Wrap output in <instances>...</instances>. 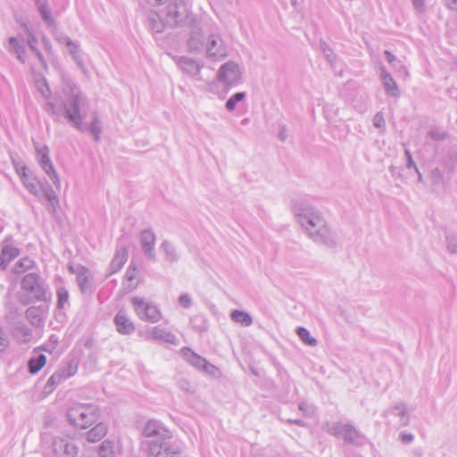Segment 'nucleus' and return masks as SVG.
<instances>
[{"label": "nucleus", "instance_id": "obj_42", "mask_svg": "<svg viewBox=\"0 0 457 457\" xmlns=\"http://www.w3.org/2000/svg\"><path fill=\"white\" fill-rule=\"evenodd\" d=\"M57 295V307L59 309L64 308L65 304L69 303V292L63 287H59L56 291Z\"/></svg>", "mask_w": 457, "mask_h": 457}, {"label": "nucleus", "instance_id": "obj_33", "mask_svg": "<svg viewBox=\"0 0 457 457\" xmlns=\"http://www.w3.org/2000/svg\"><path fill=\"white\" fill-rule=\"evenodd\" d=\"M13 336L18 341L27 343L31 338V330L27 325L19 324L13 329Z\"/></svg>", "mask_w": 457, "mask_h": 457}, {"label": "nucleus", "instance_id": "obj_49", "mask_svg": "<svg viewBox=\"0 0 457 457\" xmlns=\"http://www.w3.org/2000/svg\"><path fill=\"white\" fill-rule=\"evenodd\" d=\"M179 304L185 308L188 309L192 306V299L188 294H183L179 297Z\"/></svg>", "mask_w": 457, "mask_h": 457}, {"label": "nucleus", "instance_id": "obj_1", "mask_svg": "<svg viewBox=\"0 0 457 457\" xmlns=\"http://www.w3.org/2000/svg\"><path fill=\"white\" fill-rule=\"evenodd\" d=\"M37 88L46 100L45 112L52 117L54 121L64 119L77 130L86 132L82 120L86 117L84 106L86 97L78 85L67 75H62L61 93L56 92L51 98V90L46 79L37 81Z\"/></svg>", "mask_w": 457, "mask_h": 457}, {"label": "nucleus", "instance_id": "obj_61", "mask_svg": "<svg viewBox=\"0 0 457 457\" xmlns=\"http://www.w3.org/2000/svg\"><path fill=\"white\" fill-rule=\"evenodd\" d=\"M148 4L154 5V6H159L162 4L166 3L168 0H145Z\"/></svg>", "mask_w": 457, "mask_h": 457}, {"label": "nucleus", "instance_id": "obj_36", "mask_svg": "<svg viewBox=\"0 0 457 457\" xmlns=\"http://www.w3.org/2000/svg\"><path fill=\"white\" fill-rule=\"evenodd\" d=\"M296 334L305 345L310 346H316L318 345L317 339L311 336L307 328L303 327H298L296 328Z\"/></svg>", "mask_w": 457, "mask_h": 457}, {"label": "nucleus", "instance_id": "obj_55", "mask_svg": "<svg viewBox=\"0 0 457 457\" xmlns=\"http://www.w3.org/2000/svg\"><path fill=\"white\" fill-rule=\"evenodd\" d=\"M412 2V4L414 6V8L421 12L424 11V4H425V0H411Z\"/></svg>", "mask_w": 457, "mask_h": 457}, {"label": "nucleus", "instance_id": "obj_43", "mask_svg": "<svg viewBox=\"0 0 457 457\" xmlns=\"http://www.w3.org/2000/svg\"><path fill=\"white\" fill-rule=\"evenodd\" d=\"M99 454L101 457H115L113 444L108 440L104 441L100 446Z\"/></svg>", "mask_w": 457, "mask_h": 457}, {"label": "nucleus", "instance_id": "obj_54", "mask_svg": "<svg viewBox=\"0 0 457 457\" xmlns=\"http://www.w3.org/2000/svg\"><path fill=\"white\" fill-rule=\"evenodd\" d=\"M198 320H200V321L202 322V324H201V325H199L198 329H199L200 331H204V330H206V329H207V328H208V325H207V323H206V320H204L203 319V317H195L193 320H191V321H192V322H196V321H198Z\"/></svg>", "mask_w": 457, "mask_h": 457}, {"label": "nucleus", "instance_id": "obj_35", "mask_svg": "<svg viewBox=\"0 0 457 457\" xmlns=\"http://www.w3.org/2000/svg\"><path fill=\"white\" fill-rule=\"evenodd\" d=\"M230 318L233 321L239 323L243 326L248 327L253 323L252 317L247 312L243 311L235 310L231 312Z\"/></svg>", "mask_w": 457, "mask_h": 457}, {"label": "nucleus", "instance_id": "obj_16", "mask_svg": "<svg viewBox=\"0 0 457 457\" xmlns=\"http://www.w3.org/2000/svg\"><path fill=\"white\" fill-rule=\"evenodd\" d=\"M68 270L71 274L76 275L78 286L82 293L91 291L90 280L92 276L87 268L81 265H78L76 267L70 265Z\"/></svg>", "mask_w": 457, "mask_h": 457}, {"label": "nucleus", "instance_id": "obj_23", "mask_svg": "<svg viewBox=\"0 0 457 457\" xmlns=\"http://www.w3.org/2000/svg\"><path fill=\"white\" fill-rule=\"evenodd\" d=\"M79 361L76 357H68L57 371L62 375L65 379L74 376L79 368Z\"/></svg>", "mask_w": 457, "mask_h": 457}, {"label": "nucleus", "instance_id": "obj_39", "mask_svg": "<svg viewBox=\"0 0 457 457\" xmlns=\"http://www.w3.org/2000/svg\"><path fill=\"white\" fill-rule=\"evenodd\" d=\"M34 265V261L29 257H23L20 259L14 265L13 271L15 273H21L29 270Z\"/></svg>", "mask_w": 457, "mask_h": 457}, {"label": "nucleus", "instance_id": "obj_6", "mask_svg": "<svg viewBox=\"0 0 457 457\" xmlns=\"http://www.w3.org/2000/svg\"><path fill=\"white\" fill-rule=\"evenodd\" d=\"M21 287L32 302H46L50 297L46 285L37 273L26 274L21 279Z\"/></svg>", "mask_w": 457, "mask_h": 457}, {"label": "nucleus", "instance_id": "obj_4", "mask_svg": "<svg viewBox=\"0 0 457 457\" xmlns=\"http://www.w3.org/2000/svg\"><path fill=\"white\" fill-rule=\"evenodd\" d=\"M100 416L98 407L92 403L75 404L67 411L66 417L71 425L77 428H87L96 422Z\"/></svg>", "mask_w": 457, "mask_h": 457}, {"label": "nucleus", "instance_id": "obj_21", "mask_svg": "<svg viewBox=\"0 0 457 457\" xmlns=\"http://www.w3.org/2000/svg\"><path fill=\"white\" fill-rule=\"evenodd\" d=\"M179 67L188 75L193 77L199 75L202 66L195 60L181 56L178 59Z\"/></svg>", "mask_w": 457, "mask_h": 457}, {"label": "nucleus", "instance_id": "obj_17", "mask_svg": "<svg viewBox=\"0 0 457 457\" xmlns=\"http://www.w3.org/2000/svg\"><path fill=\"white\" fill-rule=\"evenodd\" d=\"M20 254V249L13 245L11 238H5L2 242V251L0 255V264L4 269L5 266L14 260Z\"/></svg>", "mask_w": 457, "mask_h": 457}, {"label": "nucleus", "instance_id": "obj_10", "mask_svg": "<svg viewBox=\"0 0 457 457\" xmlns=\"http://www.w3.org/2000/svg\"><path fill=\"white\" fill-rule=\"evenodd\" d=\"M52 449L55 457H76L79 451L74 439L68 436H54Z\"/></svg>", "mask_w": 457, "mask_h": 457}, {"label": "nucleus", "instance_id": "obj_18", "mask_svg": "<svg viewBox=\"0 0 457 457\" xmlns=\"http://www.w3.org/2000/svg\"><path fill=\"white\" fill-rule=\"evenodd\" d=\"M35 5L43 20L48 28L51 29H56V21L52 16L51 9L47 0H35Z\"/></svg>", "mask_w": 457, "mask_h": 457}, {"label": "nucleus", "instance_id": "obj_2", "mask_svg": "<svg viewBox=\"0 0 457 457\" xmlns=\"http://www.w3.org/2000/svg\"><path fill=\"white\" fill-rule=\"evenodd\" d=\"M295 214L300 226L314 243L328 248L337 245L336 235L329 229L320 211L305 205L295 207Z\"/></svg>", "mask_w": 457, "mask_h": 457}, {"label": "nucleus", "instance_id": "obj_28", "mask_svg": "<svg viewBox=\"0 0 457 457\" xmlns=\"http://www.w3.org/2000/svg\"><path fill=\"white\" fill-rule=\"evenodd\" d=\"M181 353L183 357L195 368L198 370H202L205 359L193 352L189 347H183L181 349Z\"/></svg>", "mask_w": 457, "mask_h": 457}, {"label": "nucleus", "instance_id": "obj_20", "mask_svg": "<svg viewBox=\"0 0 457 457\" xmlns=\"http://www.w3.org/2000/svg\"><path fill=\"white\" fill-rule=\"evenodd\" d=\"M114 322L117 327V330L122 335H130L135 330L133 322L127 317V315L119 312L114 317Z\"/></svg>", "mask_w": 457, "mask_h": 457}, {"label": "nucleus", "instance_id": "obj_40", "mask_svg": "<svg viewBox=\"0 0 457 457\" xmlns=\"http://www.w3.org/2000/svg\"><path fill=\"white\" fill-rule=\"evenodd\" d=\"M246 96L245 92H237L232 95L226 102V109L228 112H232L235 110L237 104L243 101Z\"/></svg>", "mask_w": 457, "mask_h": 457}, {"label": "nucleus", "instance_id": "obj_11", "mask_svg": "<svg viewBox=\"0 0 457 457\" xmlns=\"http://www.w3.org/2000/svg\"><path fill=\"white\" fill-rule=\"evenodd\" d=\"M149 457H178L180 448L170 440H150L147 444Z\"/></svg>", "mask_w": 457, "mask_h": 457}, {"label": "nucleus", "instance_id": "obj_14", "mask_svg": "<svg viewBox=\"0 0 457 457\" xmlns=\"http://www.w3.org/2000/svg\"><path fill=\"white\" fill-rule=\"evenodd\" d=\"M143 435L145 437H155L154 440L158 441H166L172 437L171 432L162 422L155 420H150L145 423Z\"/></svg>", "mask_w": 457, "mask_h": 457}, {"label": "nucleus", "instance_id": "obj_5", "mask_svg": "<svg viewBox=\"0 0 457 457\" xmlns=\"http://www.w3.org/2000/svg\"><path fill=\"white\" fill-rule=\"evenodd\" d=\"M165 22L170 27H179L195 21L193 14L184 0H171L163 13Z\"/></svg>", "mask_w": 457, "mask_h": 457}, {"label": "nucleus", "instance_id": "obj_25", "mask_svg": "<svg viewBox=\"0 0 457 457\" xmlns=\"http://www.w3.org/2000/svg\"><path fill=\"white\" fill-rule=\"evenodd\" d=\"M343 438L345 442L356 446L364 445L368 442L367 437L352 425L349 426Z\"/></svg>", "mask_w": 457, "mask_h": 457}, {"label": "nucleus", "instance_id": "obj_53", "mask_svg": "<svg viewBox=\"0 0 457 457\" xmlns=\"http://www.w3.org/2000/svg\"><path fill=\"white\" fill-rule=\"evenodd\" d=\"M321 47L326 54V57H327V60L329 62H332L335 59V56L333 55L332 54V51L330 50V48L328 47L327 44L323 43L321 45Z\"/></svg>", "mask_w": 457, "mask_h": 457}, {"label": "nucleus", "instance_id": "obj_15", "mask_svg": "<svg viewBox=\"0 0 457 457\" xmlns=\"http://www.w3.org/2000/svg\"><path fill=\"white\" fill-rule=\"evenodd\" d=\"M139 241L145 256L148 260L155 262V234L151 229L142 230L139 235Z\"/></svg>", "mask_w": 457, "mask_h": 457}, {"label": "nucleus", "instance_id": "obj_38", "mask_svg": "<svg viewBox=\"0 0 457 457\" xmlns=\"http://www.w3.org/2000/svg\"><path fill=\"white\" fill-rule=\"evenodd\" d=\"M82 125L85 127V125L82 123ZM91 134L94 136V138L96 142L100 141V135L102 132V125L99 118L97 116H95L92 120L90 126L88 128ZM86 131H87V127L86 126Z\"/></svg>", "mask_w": 457, "mask_h": 457}, {"label": "nucleus", "instance_id": "obj_27", "mask_svg": "<svg viewBox=\"0 0 457 457\" xmlns=\"http://www.w3.org/2000/svg\"><path fill=\"white\" fill-rule=\"evenodd\" d=\"M147 27L153 33H161L163 31L166 24L165 18L162 19L156 12H149L147 15Z\"/></svg>", "mask_w": 457, "mask_h": 457}, {"label": "nucleus", "instance_id": "obj_22", "mask_svg": "<svg viewBox=\"0 0 457 457\" xmlns=\"http://www.w3.org/2000/svg\"><path fill=\"white\" fill-rule=\"evenodd\" d=\"M380 78L386 95L393 97H397L399 96V88L395 81L394 80L392 76L386 71L385 67H382L380 69Z\"/></svg>", "mask_w": 457, "mask_h": 457}, {"label": "nucleus", "instance_id": "obj_60", "mask_svg": "<svg viewBox=\"0 0 457 457\" xmlns=\"http://www.w3.org/2000/svg\"><path fill=\"white\" fill-rule=\"evenodd\" d=\"M384 54L386 56V61L389 63H392L395 60V56L390 51H388V50H386L384 52Z\"/></svg>", "mask_w": 457, "mask_h": 457}, {"label": "nucleus", "instance_id": "obj_3", "mask_svg": "<svg viewBox=\"0 0 457 457\" xmlns=\"http://www.w3.org/2000/svg\"><path fill=\"white\" fill-rule=\"evenodd\" d=\"M21 179L27 190L35 196L42 195L46 208L50 213H55L59 207V199L53 187L47 182L39 181L27 166L21 167Z\"/></svg>", "mask_w": 457, "mask_h": 457}, {"label": "nucleus", "instance_id": "obj_7", "mask_svg": "<svg viewBox=\"0 0 457 457\" xmlns=\"http://www.w3.org/2000/svg\"><path fill=\"white\" fill-rule=\"evenodd\" d=\"M131 303L137 316L141 320L156 323L161 320V311L154 303L139 296L133 297Z\"/></svg>", "mask_w": 457, "mask_h": 457}, {"label": "nucleus", "instance_id": "obj_19", "mask_svg": "<svg viewBox=\"0 0 457 457\" xmlns=\"http://www.w3.org/2000/svg\"><path fill=\"white\" fill-rule=\"evenodd\" d=\"M149 338L175 345L179 344V340L173 333L159 326L154 327L151 329L149 332Z\"/></svg>", "mask_w": 457, "mask_h": 457}, {"label": "nucleus", "instance_id": "obj_26", "mask_svg": "<svg viewBox=\"0 0 457 457\" xmlns=\"http://www.w3.org/2000/svg\"><path fill=\"white\" fill-rule=\"evenodd\" d=\"M8 50L9 52L15 54L20 62H25V46L23 38L11 37L8 40Z\"/></svg>", "mask_w": 457, "mask_h": 457}, {"label": "nucleus", "instance_id": "obj_8", "mask_svg": "<svg viewBox=\"0 0 457 457\" xmlns=\"http://www.w3.org/2000/svg\"><path fill=\"white\" fill-rule=\"evenodd\" d=\"M204 52L208 59L220 61L228 55V48L219 33H210Z\"/></svg>", "mask_w": 457, "mask_h": 457}, {"label": "nucleus", "instance_id": "obj_58", "mask_svg": "<svg viewBox=\"0 0 457 457\" xmlns=\"http://www.w3.org/2000/svg\"><path fill=\"white\" fill-rule=\"evenodd\" d=\"M445 5L450 10L457 11V0H445Z\"/></svg>", "mask_w": 457, "mask_h": 457}, {"label": "nucleus", "instance_id": "obj_29", "mask_svg": "<svg viewBox=\"0 0 457 457\" xmlns=\"http://www.w3.org/2000/svg\"><path fill=\"white\" fill-rule=\"evenodd\" d=\"M128 259V250L126 247H120L115 253V255L110 264L112 273L119 271Z\"/></svg>", "mask_w": 457, "mask_h": 457}, {"label": "nucleus", "instance_id": "obj_64", "mask_svg": "<svg viewBox=\"0 0 457 457\" xmlns=\"http://www.w3.org/2000/svg\"><path fill=\"white\" fill-rule=\"evenodd\" d=\"M12 163H13V166L15 168V170L16 172L18 173V175L21 177V167L24 166L23 164H21L19 162H16L14 160L12 161Z\"/></svg>", "mask_w": 457, "mask_h": 457}, {"label": "nucleus", "instance_id": "obj_47", "mask_svg": "<svg viewBox=\"0 0 457 457\" xmlns=\"http://www.w3.org/2000/svg\"><path fill=\"white\" fill-rule=\"evenodd\" d=\"M201 370H203L204 372H205L212 377H217L219 374L218 368L207 361H205Z\"/></svg>", "mask_w": 457, "mask_h": 457}, {"label": "nucleus", "instance_id": "obj_9", "mask_svg": "<svg viewBox=\"0 0 457 457\" xmlns=\"http://www.w3.org/2000/svg\"><path fill=\"white\" fill-rule=\"evenodd\" d=\"M35 150L37 153V160L39 163L41 169L45 171V173L52 180L53 184L55 187L59 188L61 186V180L59 175L57 174L53 162L49 156V148L47 145L39 146L37 144L35 145Z\"/></svg>", "mask_w": 457, "mask_h": 457}, {"label": "nucleus", "instance_id": "obj_63", "mask_svg": "<svg viewBox=\"0 0 457 457\" xmlns=\"http://www.w3.org/2000/svg\"><path fill=\"white\" fill-rule=\"evenodd\" d=\"M126 278L129 281H132L135 278V270H130L129 269L126 272Z\"/></svg>", "mask_w": 457, "mask_h": 457}, {"label": "nucleus", "instance_id": "obj_45", "mask_svg": "<svg viewBox=\"0 0 457 457\" xmlns=\"http://www.w3.org/2000/svg\"><path fill=\"white\" fill-rule=\"evenodd\" d=\"M445 244L450 253H457V238L454 236H447L445 238Z\"/></svg>", "mask_w": 457, "mask_h": 457}, {"label": "nucleus", "instance_id": "obj_41", "mask_svg": "<svg viewBox=\"0 0 457 457\" xmlns=\"http://www.w3.org/2000/svg\"><path fill=\"white\" fill-rule=\"evenodd\" d=\"M349 426L350 424H342L339 422H335L329 426L328 431L332 436L344 437L345 433L348 429Z\"/></svg>", "mask_w": 457, "mask_h": 457}, {"label": "nucleus", "instance_id": "obj_48", "mask_svg": "<svg viewBox=\"0 0 457 457\" xmlns=\"http://www.w3.org/2000/svg\"><path fill=\"white\" fill-rule=\"evenodd\" d=\"M373 125L374 127L384 129L386 127V121L384 116L381 112H377L373 117Z\"/></svg>", "mask_w": 457, "mask_h": 457}, {"label": "nucleus", "instance_id": "obj_59", "mask_svg": "<svg viewBox=\"0 0 457 457\" xmlns=\"http://www.w3.org/2000/svg\"><path fill=\"white\" fill-rule=\"evenodd\" d=\"M278 137L279 138L280 141H285L287 139V132L286 128H284V127L281 128L280 131L278 134Z\"/></svg>", "mask_w": 457, "mask_h": 457}, {"label": "nucleus", "instance_id": "obj_57", "mask_svg": "<svg viewBox=\"0 0 457 457\" xmlns=\"http://www.w3.org/2000/svg\"><path fill=\"white\" fill-rule=\"evenodd\" d=\"M56 40L60 43V44H63L65 45L66 46H69V42L70 41H73L71 37H69L68 36H64V35H61V36H58L56 37Z\"/></svg>", "mask_w": 457, "mask_h": 457}, {"label": "nucleus", "instance_id": "obj_62", "mask_svg": "<svg viewBox=\"0 0 457 457\" xmlns=\"http://www.w3.org/2000/svg\"><path fill=\"white\" fill-rule=\"evenodd\" d=\"M287 422L298 425L300 427H304L305 426V422L303 420H300V419H295V420L289 419V420H287Z\"/></svg>", "mask_w": 457, "mask_h": 457}, {"label": "nucleus", "instance_id": "obj_30", "mask_svg": "<svg viewBox=\"0 0 457 457\" xmlns=\"http://www.w3.org/2000/svg\"><path fill=\"white\" fill-rule=\"evenodd\" d=\"M106 424L99 422L87 433V439L88 442L96 443L100 441L106 435Z\"/></svg>", "mask_w": 457, "mask_h": 457}, {"label": "nucleus", "instance_id": "obj_50", "mask_svg": "<svg viewBox=\"0 0 457 457\" xmlns=\"http://www.w3.org/2000/svg\"><path fill=\"white\" fill-rule=\"evenodd\" d=\"M404 154H405L406 161H407L406 167L408 169L413 168L415 170L416 173H419V169L412 160L411 154L410 150L405 149Z\"/></svg>", "mask_w": 457, "mask_h": 457}, {"label": "nucleus", "instance_id": "obj_44", "mask_svg": "<svg viewBox=\"0 0 457 457\" xmlns=\"http://www.w3.org/2000/svg\"><path fill=\"white\" fill-rule=\"evenodd\" d=\"M429 137L436 140V141H443L447 137V134L445 130L441 129H438V128H435V129H432L429 133H428Z\"/></svg>", "mask_w": 457, "mask_h": 457}, {"label": "nucleus", "instance_id": "obj_32", "mask_svg": "<svg viewBox=\"0 0 457 457\" xmlns=\"http://www.w3.org/2000/svg\"><path fill=\"white\" fill-rule=\"evenodd\" d=\"M64 380L66 379L62 375H61L57 370L54 371L47 379L43 388V393L46 395L51 394Z\"/></svg>", "mask_w": 457, "mask_h": 457}, {"label": "nucleus", "instance_id": "obj_56", "mask_svg": "<svg viewBox=\"0 0 457 457\" xmlns=\"http://www.w3.org/2000/svg\"><path fill=\"white\" fill-rule=\"evenodd\" d=\"M413 438L414 436L411 433H403L401 435V439L404 444H410L411 442H412Z\"/></svg>", "mask_w": 457, "mask_h": 457}, {"label": "nucleus", "instance_id": "obj_37", "mask_svg": "<svg viewBox=\"0 0 457 457\" xmlns=\"http://www.w3.org/2000/svg\"><path fill=\"white\" fill-rule=\"evenodd\" d=\"M70 54L72 56L73 60L79 66L83 65V59L81 55V50L79 45L75 41H70L69 46H67Z\"/></svg>", "mask_w": 457, "mask_h": 457}, {"label": "nucleus", "instance_id": "obj_13", "mask_svg": "<svg viewBox=\"0 0 457 457\" xmlns=\"http://www.w3.org/2000/svg\"><path fill=\"white\" fill-rule=\"evenodd\" d=\"M206 39L207 37H205L195 21L192 22L189 37L187 42L188 51L195 54L203 53L205 47Z\"/></svg>", "mask_w": 457, "mask_h": 457}, {"label": "nucleus", "instance_id": "obj_34", "mask_svg": "<svg viewBox=\"0 0 457 457\" xmlns=\"http://www.w3.org/2000/svg\"><path fill=\"white\" fill-rule=\"evenodd\" d=\"M161 248L165 253V261L170 263L178 261L179 255L177 253L176 248L170 242L164 240L161 245Z\"/></svg>", "mask_w": 457, "mask_h": 457}, {"label": "nucleus", "instance_id": "obj_31", "mask_svg": "<svg viewBox=\"0 0 457 457\" xmlns=\"http://www.w3.org/2000/svg\"><path fill=\"white\" fill-rule=\"evenodd\" d=\"M46 362V357L43 353H37L28 361V369L30 374H37Z\"/></svg>", "mask_w": 457, "mask_h": 457}, {"label": "nucleus", "instance_id": "obj_52", "mask_svg": "<svg viewBox=\"0 0 457 457\" xmlns=\"http://www.w3.org/2000/svg\"><path fill=\"white\" fill-rule=\"evenodd\" d=\"M298 409L303 412L304 415H308V416H311L312 414V407L310 406L308 403H300L298 404Z\"/></svg>", "mask_w": 457, "mask_h": 457}, {"label": "nucleus", "instance_id": "obj_12", "mask_svg": "<svg viewBox=\"0 0 457 457\" xmlns=\"http://www.w3.org/2000/svg\"><path fill=\"white\" fill-rule=\"evenodd\" d=\"M217 79L227 87L237 85L241 80L239 65L231 61L225 62L217 72Z\"/></svg>", "mask_w": 457, "mask_h": 457}, {"label": "nucleus", "instance_id": "obj_46", "mask_svg": "<svg viewBox=\"0 0 457 457\" xmlns=\"http://www.w3.org/2000/svg\"><path fill=\"white\" fill-rule=\"evenodd\" d=\"M10 344L7 333L0 327V353H3Z\"/></svg>", "mask_w": 457, "mask_h": 457}, {"label": "nucleus", "instance_id": "obj_24", "mask_svg": "<svg viewBox=\"0 0 457 457\" xmlns=\"http://www.w3.org/2000/svg\"><path fill=\"white\" fill-rule=\"evenodd\" d=\"M387 413H392L400 418V425L403 427L408 426L410 423V416L408 410L403 403H398L385 411L384 416Z\"/></svg>", "mask_w": 457, "mask_h": 457}, {"label": "nucleus", "instance_id": "obj_51", "mask_svg": "<svg viewBox=\"0 0 457 457\" xmlns=\"http://www.w3.org/2000/svg\"><path fill=\"white\" fill-rule=\"evenodd\" d=\"M34 43H36V38L33 35H30L29 39V48L38 57V59L40 61H42L43 56H42L41 53L39 52V50L35 46Z\"/></svg>", "mask_w": 457, "mask_h": 457}]
</instances>
